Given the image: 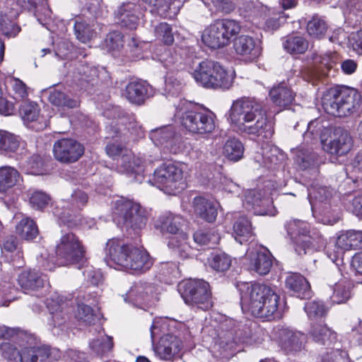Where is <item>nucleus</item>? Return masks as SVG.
Listing matches in <instances>:
<instances>
[{"mask_svg": "<svg viewBox=\"0 0 362 362\" xmlns=\"http://www.w3.org/2000/svg\"><path fill=\"white\" fill-rule=\"evenodd\" d=\"M42 96L46 97L48 101L53 105L64 110L65 108L76 107L78 101L70 98L64 91L56 88H49L42 90Z\"/></svg>", "mask_w": 362, "mask_h": 362, "instance_id": "28", "label": "nucleus"}, {"mask_svg": "<svg viewBox=\"0 0 362 362\" xmlns=\"http://www.w3.org/2000/svg\"><path fill=\"white\" fill-rule=\"evenodd\" d=\"M63 297L59 296V294L53 295L47 301V308L49 310L52 315V320L54 326H59L62 325L66 316L62 315V310L64 308L63 305H59V300L62 301Z\"/></svg>", "mask_w": 362, "mask_h": 362, "instance_id": "40", "label": "nucleus"}, {"mask_svg": "<svg viewBox=\"0 0 362 362\" xmlns=\"http://www.w3.org/2000/svg\"><path fill=\"white\" fill-rule=\"evenodd\" d=\"M285 283L286 288L297 297L303 298L309 295L310 284L302 275L298 273L289 274Z\"/></svg>", "mask_w": 362, "mask_h": 362, "instance_id": "31", "label": "nucleus"}, {"mask_svg": "<svg viewBox=\"0 0 362 362\" xmlns=\"http://www.w3.org/2000/svg\"><path fill=\"white\" fill-rule=\"evenodd\" d=\"M247 269L259 275L267 274L272 266V258L269 251L263 247L256 246L246 252Z\"/></svg>", "mask_w": 362, "mask_h": 362, "instance_id": "21", "label": "nucleus"}, {"mask_svg": "<svg viewBox=\"0 0 362 362\" xmlns=\"http://www.w3.org/2000/svg\"><path fill=\"white\" fill-rule=\"evenodd\" d=\"M241 30L238 22L230 19L218 20L209 25L202 35V42L211 49L228 45L231 38Z\"/></svg>", "mask_w": 362, "mask_h": 362, "instance_id": "13", "label": "nucleus"}, {"mask_svg": "<svg viewBox=\"0 0 362 362\" xmlns=\"http://www.w3.org/2000/svg\"><path fill=\"white\" fill-rule=\"evenodd\" d=\"M158 289L153 284L138 282L133 284L125 294V302L133 306L146 310L158 300Z\"/></svg>", "mask_w": 362, "mask_h": 362, "instance_id": "18", "label": "nucleus"}, {"mask_svg": "<svg viewBox=\"0 0 362 362\" xmlns=\"http://www.w3.org/2000/svg\"><path fill=\"white\" fill-rule=\"evenodd\" d=\"M187 222L181 216L166 213L161 216L156 228L161 232L173 235L168 241V247L175 255L186 259L194 255L192 248L187 243V234L184 231Z\"/></svg>", "mask_w": 362, "mask_h": 362, "instance_id": "7", "label": "nucleus"}, {"mask_svg": "<svg viewBox=\"0 0 362 362\" xmlns=\"http://www.w3.org/2000/svg\"><path fill=\"white\" fill-rule=\"evenodd\" d=\"M12 89V95L15 100H21L28 95V88L25 83L17 78H12L9 81Z\"/></svg>", "mask_w": 362, "mask_h": 362, "instance_id": "51", "label": "nucleus"}, {"mask_svg": "<svg viewBox=\"0 0 362 362\" xmlns=\"http://www.w3.org/2000/svg\"><path fill=\"white\" fill-rule=\"evenodd\" d=\"M39 106L34 102H24L20 106L19 113L24 122L35 121L39 117Z\"/></svg>", "mask_w": 362, "mask_h": 362, "instance_id": "48", "label": "nucleus"}, {"mask_svg": "<svg viewBox=\"0 0 362 362\" xmlns=\"http://www.w3.org/2000/svg\"><path fill=\"white\" fill-rule=\"evenodd\" d=\"M112 338L105 332H100L97 338L92 339L89 343L91 351L98 356H103L113 349Z\"/></svg>", "mask_w": 362, "mask_h": 362, "instance_id": "36", "label": "nucleus"}, {"mask_svg": "<svg viewBox=\"0 0 362 362\" xmlns=\"http://www.w3.org/2000/svg\"><path fill=\"white\" fill-rule=\"evenodd\" d=\"M20 147L19 139L13 134L0 130V151L11 153L18 151Z\"/></svg>", "mask_w": 362, "mask_h": 362, "instance_id": "42", "label": "nucleus"}, {"mask_svg": "<svg viewBox=\"0 0 362 362\" xmlns=\"http://www.w3.org/2000/svg\"><path fill=\"white\" fill-rule=\"evenodd\" d=\"M234 237L240 244L252 240L254 233L250 221L245 216H240L233 226Z\"/></svg>", "mask_w": 362, "mask_h": 362, "instance_id": "34", "label": "nucleus"}, {"mask_svg": "<svg viewBox=\"0 0 362 362\" xmlns=\"http://www.w3.org/2000/svg\"><path fill=\"white\" fill-rule=\"evenodd\" d=\"M327 30L326 22L321 18L314 16L307 25L308 35L316 39L322 38Z\"/></svg>", "mask_w": 362, "mask_h": 362, "instance_id": "46", "label": "nucleus"}, {"mask_svg": "<svg viewBox=\"0 0 362 362\" xmlns=\"http://www.w3.org/2000/svg\"><path fill=\"white\" fill-rule=\"evenodd\" d=\"M178 291L185 303L199 309L207 310L213 303L209 285L203 280L189 279L178 284Z\"/></svg>", "mask_w": 362, "mask_h": 362, "instance_id": "15", "label": "nucleus"}, {"mask_svg": "<svg viewBox=\"0 0 362 362\" xmlns=\"http://www.w3.org/2000/svg\"><path fill=\"white\" fill-rule=\"evenodd\" d=\"M105 261L110 267L132 272H146L153 264L147 251L115 239L106 243Z\"/></svg>", "mask_w": 362, "mask_h": 362, "instance_id": "5", "label": "nucleus"}, {"mask_svg": "<svg viewBox=\"0 0 362 362\" xmlns=\"http://www.w3.org/2000/svg\"><path fill=\"white\" fill-rule=\"evenodd\" d=\"M188 167L185 163L163 164L153 173V181L158 188L167 194H175L184 189Z\"/></svg>", "mask_w": 362, "mask_h": 362, "instance_id": "12", "label": "nucleus"}, {"mask_svg": "<svg viewBox=\"0 0 362 362\" xmlns=\"http://www.w3.org/2000/svg\"><path fill=\"white\" fill-rule=\"evenodd\" d=\"M116 16L121 26L135 29L139 22V8L133 3H124L117 10Z\"/></svg>", "mask_w": 362, "mask_h": 362, "instance_id": "27", "label": "nucleus"}, {"mask_svg": "<svg viewBox=\"0 0 362 362\" xmlns=\"http://www.w3.org/2000/svg\"><path fill=\"white\" fill-rule=\"evenodd\" d=\"M173 136V129L170 126H163L152 129L149 133L151 140L156 146L163 147L169 138Z\"/></svg>", "mask_w": 362, "mask_h": 362, "instance_id": "45", "label": "nucleus"}, {"mask_svg": "<svg viewBox=\"0 0 362 362\" xmlns=\"http://www.w3.org/2000/svg\"><path fill=\"white\" fill-rule=\"evenodd\" d=\"M76 317L78 320L91 323L94 320L93 310L90 305L78 302Z\"/></svg>", "mask_w": 362, "mask_h": 362, "instance_id": "56", "label": "nucleus"}, {"mask_svg": "<svg viewBox=\"0 0 362 362\" xmlns=\"http://www.w3.org/2000/svg\"><path fill=\"white\" fill-rule=\"evenodd\" d=\"M284 47L291 54H302L308 49V42L302 36H291L284 42Z\"/></svg>", "mask_w": 362, "mask_h": 362, "instance_id": "44", "label": "nucleus"}, {"mask_svg": "<svg viewBox=\"0 0 362 362\" xmlns=\"http://www.w3.org/2000/svg\"><path fill=\"white\" fill-rule=\"evenodd\" d=\"M57 264L66 266L82 261L85 249L79 238L73 233L64 234L56 246Z\"/></svg>", "mask_w": 362, "mask_h": 362, "instance_id": "16", "label": "nucleus"}, {"mask_svg": "<svg viewBox=\"0 0 362 362\" xmlns=\"http://www.w3.org/2000/svg\"><path fill=\"white\" fill-rule=\"evenodd\" d=\"M21 287L25 291H36L44 286L46 277L35 270L22 272L18 279Z\"/></svg>", "mask_w": 362, "mask_h": 362, "instance_id": "30", "label": "nucleus"}, {"mask_svg": "<svg viewBox=\"0 0 362 362\" xmlns=\"http://www.w3.org/2000/svg\"><path fill=\"white\" fill-rule=\"evenodd\" d=\"M316 155L310 149L300 148L296 153V162L301 168L305 169L315 164Z\"/></svg>", "mask_w": 362, "mask_h": 362, "instance_id": "55", "label": "nucleus"}, {"mask_svg": "<svg viewBox=\"0 0 362 362\" xmlns=\"http://www.w3.org/2000/svg\"><path fill=\"white\" fill-rule=\"evenodd\" d=\"M245 203L255 209L258 215L274 216L276 209L269 197H262V193L255 189L249 190L245 196Z\"/></svg>", "mask_w": 362, "mask_h": 362, "instance_id": "25", "label": "nucleus"}, {"mask_svg": "<svg viewBox=\"0 0 362 362\" xmlns=\"http://www.w3.org/2000/svg\"><path fill=\"white\" fill-rule=\"evenodd\" d=\"M113 219L118 224L127 228L141 230L146 224L148 213L140 204L123 197H118L112 202Z\"/></svg>", "mask_w": 362, "mask_h": 362, "instance_id": "11", "label": "nucleus"}, {"mask_svg": "<svg viewBox=\"0 0 362 362\" xmlns=\"http://www.w3.org/2000/svg\"><path fill=\"white\" fill-rule=\"evenodd\" d=\"M156 37L165 45H172L174 42V36L172 28L166 23H160L155 28Z\"/></svg>", "mask_w": 362, "mask_h": 362, "instance_id": "54", "label": "nucleus"}, {"mask_svg": "<svg viewBox=\"0 0 362 362\" xmlns=\"http://www.w3.org/2000/svg\"><path fill=\"white\" fill-rule=\"evenodd\" d=\"M172 153H177L183 148V144L180 136H175L173 132V136L169 138L163 147Z\"/></svg>", "mask_w": 362, "mask_h": 362, "instance_id": "61", "label": "nucleus"}, {"mask_svg": "<svg viewBox=\"0 0 362 362\" xmlns=\"http://www.w3.org/2000/svg\"><path fill=\"white\" fill-rule=\"evenodd\" d=\"M2 356L7 362H52L60 358V352L57 349L47 346H32L29 341L26 344H18L4 342L0 344Z\"/></svg>", "mask_w": 362, "mask_h": 362, "instance_id": "6", "label": "nucleus"}, {"mask_svg": "<svg viewBox=\"0 0 362 362\" xmlns=\"http://www.w3.org/2000/svg\"><path fill=\"white\" fill-rule=\"evenodd\" d=\"M361 95L354 89H330L322 98L325 112L337 117H346L359 107Z\"/></svg>", "mask_w": 362, "mask_h": 362, "instance_id": "10", "label": "nucleus"}, {"mask_svg": "<svg viewBox=\"0 0 362 362\" xmlns=\"http://www.w3.org/2000/svg\"><path fill=\"white\" fill-rule=\"evenodd\" d=\"M194 211L201 218L213 222L217 216V204L202 197H194L192 202Z\"/></svg>", "mask_w": 362, "mask_h": 362, "instance_id": "29", "label": "nucleus"}, {"mask_svg": "<svg viewBox=\"0 0 362 362\" xmlns=\"http://www.w3.org/2000/svg\"><path fill=\"white\" fill-rule=\"evenodd\" d=\"M9 22L10 20L7 16H4L0 13V30L6 37H13L20 32L21 29L18 26L13 24L10 25V28H8Z\"/></svg>", "mask_w": 362, "mask_h": 362, "instance_id": "58", "label": "nucleus"}, {"mask_svg": "<svg viewBox=\"0 0 362 362\" xmlns=\"http://www.w3.org/2000/svg\"><path fill=\"white\" fill-rule=\"evenodd\" d=\"M309 335L317 343L329 345L336 339V334L322 321L311 325Z\"/></svg>", "mask_w": 362, "mask_h": 362, "instance_id": "32", "label": "nucleus"}, {"mask_svg": "<svg viewBox=\"0 0 362 362\" xmlns=\"http://www.w3.org/2000/svg\"><path fill=\"white\" fill-rule=\"evenodd\" d=\"M244 147L241 141L235 138L226 141L223 146V154L230 160H239L243 156Z\"/></svg>", "mask_w": 362, "mask_h": 362, "instance_id": "41", "label": "nucleus"}, {"mask_svg": "<svg viewBox=\"0 0 362 362\" xmlns=\"http://www.w3.org/2000/svg\"><path fill=\"white\" fill-rule=\"evenodd\" d=\"M192 75L198 83L209 88L228 89L234 79L233 72L226 70L219 63L211 60L198 62Z\"/></svg>", "mask_w": 362, "mask_h": 362, "instance_id": "9", "label": "nucleus"}, {"mask_svg": "<svg viewBox=\"0 0 362 362\" xmlns=\"http://www.w3.org/2000/svg\"><path fill=\"white\" fill-rule=\"evenodd\" d=\"M362 247V231L349 230L338 235L335 244L327 247V257L336 264L341 261L344 251Z\"/></svg>", "mask_w": 362, "mask_h": 362, "instance_id": "17", "label": "nucleus"}, {"mask_svg": "<svg viewBox=\"0 0 362 362\" xmlns=\"http://www.w3.org/2000/svg\"><path fill=\"white\" fill-rule=\"evenodd\" d=\"M269 96L276 105L286 107L293 103L295 94L289 88L281 83L270 90Z\"/></svg>", "mask_w": 362, "mask_h": 362, "instance_id": "33", "label": "nucleus"}, {"mask_svg": "<svg viewBox=\"0 0 362 362\" xmlns=\"http://www.w3.org/2000/svg\"><path fill=\"white\" fill-rule=\"evenodd\" d=\"M19 173L10 166L0 168V192H5L15 186L20 180Z\"/></svg>", "mask_w": 362, "mask_h": 362, "instance_id": "37", "label": "nucleus"}, {"mask_svg": "<svg viewBox=\"0 0 362 362\" xmlns=\"http://www.w3.org/2000/svg\"><path fill=\"white\" fill-rule=\"evenodd\" d=\"M83 152V146L73 139H58L53 145L54 157L57 160L64 163L77 161Z\"/></svg>", "mask_w": 362, "mask_h": 362, "instance_id": "20", "label": "nucleus"}, {"mask_svg": "<svg viewBox=\"0 0 362 362\" xmlns=\"http://www.w3.org/2000/svg\"><path fill=\"white\" fill-rule=\"evenodd\" d=\"M351 284L347 279H341L336 283L332 288L331 300L334 303L339 304L345 303L351 296Z\"/></svg>", "mask_w": 362, "mask_h": 362, "instance_id": "39", "label": "nucleus"}, {"mask_svg": "<svg viewBox=\"0 0 362 362\" xmlns=\"http://www.w3.org/2000/svg\"><path fill=\"white\" fill-rule=\"evenodd\" d=\"M349 44L356 52L362 54V28L349 35Z\"/></svg>", "mask_w": 362, "mask_h": 362, "instance_id": "62", "label": "nucleus"}, {"mask_svg": "<svg viewBox=\"0 0 362 362\" xmlns=\"http://www.w3.org/2000/svg\"><path fill=\"white\" fill-rule=\"evenodd\" d=\"M286 228L298 255H305L313 251V238L310 235L308 223L297 219L290 220L286 223Z\"/></svg>", "mask_w": 362, "mask_h": 362, "instance_id": "19", "label": "nucleus"}, {"mask_svg": "<svg viewBox=\"0 0 362 362\" xmlns=\"http://www.w3.org/2000/svg\"><path fill=\"white\" fill-rule=\"evenodd\" d=\"M233 49L238 55L249 62L256 59L262 52L260 42L247 35L237 37L233 42Z\"/></svg>", "mask_w": 362, "mask_h": 362, "instance_id": "22", "label": "nucleus"}, {"mask_svg": "<svg viewBox=\"0 0 362 362\" xmlns=\"http://www.w3.org/2000/svg\"><path fill=\"white\" fill-rule=\"evenodd\" d=\"M124 120L122 119L120 123L125 125V129L123 131L119 129V132H115V135L112 136L114 141L106 146L105 151L110 157L117 160V168L119 173L139 175L144 171V160L139 156L136 157L124 148L121 144L134 142L138 138L142 137L144 133L134 118L128 119L127 123Z\"/></svg>", "mask_w": 362, "mask_h": 362, "instance_id": "2", "label": "nucleus"}, {"mask_svg": "<svg viewBox=\"0 0 362 362\" xmlns=\"http://www.w3.org/2000/svg\"><path fill=\"white\" fill-rule=\"evenodd\" d=\"M74 30L77 39L83 43L90 41L94 34L90 26L81 21L75 23Z\"/></svg>", "mask_w": 362, "mask_h": 362, "instance_id": "50", "label": "nucleus"}, {"mask_svg": "<svg viewBox=\"0 0 362 362\" xmlns=\"http://www.w3.org/2000/svg\"><path fill=\"white\" fill-rule=\"evenodd\" d=\"M83 276L87 281L93 286H98L103 280L102 273L93 267H87L83 272Z\"/></svg>", "mask_w": 362, "mask_h": 362, "instance_id": "60", "label": "nucleus"}, {"mask_svg": "<svg viewBox=\"0 0 362 362\" xmlns=\"http://www.w3.org/2000/svg\"><path fill=\"white\" fill-rule=\"evenodd\" d=\"M278 341L282 349L288 352H296L302 349L305 337L301 332L288 328L277 331Z\"/></svg>", "mask_w": 362, "mask_h": 362, "instance_id": "23", "label": "nucleus"}, {"mask_svg": "<svg viewBox=\"0 0 362 362\" xmlns=\"http://www.w3.org/2000/svg\"><path fill=\"white\" fill-rule=\"evenodd\" d=\"M332 190L325 187H312L309 189L308 199L313 216L324 212L330 206Z\"/></svg>", "mask_w": 362, "mask_h": 362, "instance_id": "24", "label": "nucleus"}, {"mask_svg": "<svg viewBox=\"0 0 362 362\" xmlns=\"http://www.w3.org/2000/svg\"><path fill=\"white\" fill-rule=\"evenodd\" d=\"M310 319H317L322 317L326 313V309L322 302L319 300H312L307 302L304 306Z\"/></svg>", "mask_w": 362, "mask_h": 362, "instance_id": "52", "label": "nucleus"}, {"mask_svg": "<svg viewBox=\"0 0 362 362\" xmlns=\"http://www.w3.org/2000/svg\"><path fill=\"white\" fill-rule=\"evenodd\" d=\"M232 260L230 257L223 252L213 254L209 259V264L217 272H224L228 270L231 265Z\"/></svg>", "mask_w": 362, "mask_h": 362, "instance_id": "47", "label": "nucleus"}, {"mask_svg": "<svg viewBox=\"0 0 362 362\" xmlns=\"http://www.w3.org/2000/svg\"><path fill=\"white\" fill-rule=\"evenodd\" d=\"M339 60L338 54L332 51L321 52L319 54H316L313 57L315 64L320 65L327 69L333 68Z\"/></svg>", "mask_w": 362, "mask_h": 362, "instance_id": "49", "label": "nucleus"}, {"mask_svg": "<svg viewBox=\"0 0 362 362\" xmlns=\"http://www.w3.org/2000/svg\"><path fill=\"white\" fill-rule=\"evenodd\" d=\"M227 121L238 132L270 138L274 127L268 121L261 102L250 98H240L234 100L226 114Z\"/></svg>", "mask_w": 362, "mask_h": 362, "instance_id": "1", "label": "nucleus"}, {"mask_svg": "<svg viewBox=\"0 0 362 362\" xmlns=\"http://www.w3.org/2000/svg\"><path fill=\"white\" fill-rule=\"evenodd\" d=\"M243 310L254 316L269 318L277 311L279 295L269 286L241 282L237 285Z\"/></svg>", "mask_w": 362, "mask_h": 362, "instance_id": "4", "label": "nucleus"}, {"mask_svg": "<svg viewBox=\"0 0 362 362\" xmlns=\"http://www.w3.org/2000/svg\"><path fill=\"white\" fill-rule=\"evenodd\" d=\"M164 329V319L162 317L155 318L150 329L152 342ZM182 349V341L173 334H163L157 344L153 343V349L156 356L162 361L174 359L180 355Z\"/></svg>", "mask_w": 362, "mask_h": 362, "instance_id": "14", "label": "nucleus"}, {"mask_svg": "<svg viewBox=\"0 0 362 362\" xmlns=\"http://www.w3.org/2000/svg\"><path fill=\"white\" fill-rule=\"evenodd\" d=\"M123 94L130 103L139 105L153 95V89L144 82L132 81L127 84Z\"/></svg>", "mask_w": 362, "mask_h": 362, "instance_id": "26", "label": "nucleus"}, {"mask_svg": "<svg viewBox=\"0 0 362 362\" xmlns=\"http://www.w3.org/2000/svg\"><path fill=\"white\" fill-rule=\"evenodd\" d=\"M322 362H351L344 351L335 350L322 358Z\"/></svg>", "mask_w": 362, "mask_h": 362, "instance_id": "63", "label": "nucleus"}, {"mask_svg": "<svg viewBox=\"0 0 362 362\" xmlns=\"http://www.w3.org/2000/svg\"><path fill=\"white\" fill-rule=\"evenodd\" d=\"M30 206L35 210H43L50 202V197L44 192L30 189L27 192Z\"/></svg>", "mask_w": 362, "mask_h": 362, "instance_id": "43", "label": "nucleus"}, {"mask_svg": "<svg viewBox=\"0 0 362 362\" xmlns=\"http://www.w3.org/2000/svg\"><path fill=\"white\" fill-rule=\"evenodd\" d=\"M71 199L72 204L75 205L76 207L81 208L86 204L88 201V196L81 190H76L71 194Z\"/></svg>", "mask_w": 362, "mask_h": 362, "instance_id": "64", "label": "nucleus"}, {"mask_svg": "<svg viewBox=\"0 0 362 362\" xmlns=\"http://www.w3.org/2000/svg\"><path fill=\"white\" fill-rule=\"evenodd\" d=\"M16 234L22 239L30 240L38 235V228L35 221L30 218H22L16 227Z\"/></svg>", "mask_w": 362, "mask_h": 362, "instance_id": "38", "label": "nucleus"}, {"mask_svg": "<svg viewBox=\"0 0 362 362\" xmlns=\"http://www.w3.org/2000/svg\"><path fill=\"white\" fill-rule=\"evenodd\" d=\"M318 139L323 151L334 158L346 155L354 145L353 139L346 130L326 127L322 119H316L308 123L303 139L307 144H313Z\"/></svg>", "mask_w": 362, "mask_h": 362, "instance_id": "3", "label": "nucleus"}, {"mask_svg": "<svg viewBox=\"0 0 362 362\" xmlns=\"http://www.w3.org/2000/svg\"><path fill=\"white\" fill-rule=\"evenodd\" d=\"M206 6L211 4L216 11H220L226 13L231 12L235 8V4L232 0H203Z\"/></svg>", "mask_w": 362, "mask_h": 362, "instance_id": "59", "label": "nucleus"}, {"mask_svg": "<svg viewBox=\"0 0 362 362\" xmlns=\"http://www.w3.org/2000/svg\"><path fill=\"white\" fill-rule=\"evenodd\" d=\"M175 117L182 126L192 134H209L215 129L214 118L211 112L197 110L192 103L185 100H180L176 106Z\"/></svg>", "mask_w": 362, "mask_h": 362, "instance_id": "8", "label": "nucleus"}, {"mask_svg": "<svg viewBox=\"0 0 362 362\" xmlns=\"http://www.w3.org/2000/svg\"><path fill=\"white\" fill-rule=\"evenodd\" d=\"M267 334L261 328L257 327L254 323H250L248 327L241 331L240 341L249 345H259L264 340Z\"/></svg>", "mask_w": 362, "mask_h": 362, "instance_id": "35", "label": "nucleus"}, {"mask_svg": "<svg viewBox=\"0 0 362 362\" xmlns=\"http://www.w3.org/2000/svg\"><path fill=\"white\" fill-rule=\"evenodd\" d=\"M220 237L209 231L199 230L194 234V242L200 245H216Z\"/></svg>", "mask_w": 362, "mask_h": 362, "instance_id": "53", "label": "nucleus"}, {"mask_svg": "<svg viewBox=\"0 0 362 362\" xmlns=\"http://www.w3.org/2000/svg\"><path fill=\"white\" fill-rule=\"evenodd\" d=\"M105 46L111 51L119 50L123 46V36L119 32L110 33L105 39Z\"/></svg>", "mask_w": 362, "mask_h": 362, "instance_id": "57", "label": "nucleus"}]
</instances>
